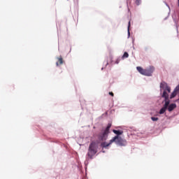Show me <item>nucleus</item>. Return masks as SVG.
I'll use <instances>...</instances> for the list:
<instances>
[{
  "label": "nucleus",
  "instance_id": "1",
  "mask_svg": "<svg viewBox=\"0 0 179 179\" xmlns=\"http://www.w3.org/2000/svg\"><path fill=\"white\" fill-rule=\"evenodd\" d=\"M99 149V141H92L89 145L88 151L87 153V157L88 159H93L94 156H96V154Z\"/></svg>",
  "mask_w": 179,
  "mask_h": 179
},
{
  "label": "nucleus",
  "instance_id": "2",
  "mask_svg": "<svg viewBox=\"0 0 179 179\" xmlns=\"http://www.w3.org/2000/svg\"><path fill=\"white\" fill-rule=\"evenodd\" d=\"M161 90H164L162 97L165 100H169V93L171 92V87L167 85V83L163 81L160 83Z\"/></svg>",
  "mask_w": 179,
  "mask_h": 179
},
{
  "label": "nucleus",
  "instance_id": "3",
  "mask_svg": "<svg viewBox=\"0 0 179 179\" xmlns=\"http://www.w3.org/2000/svg\"><path fill=\"white\" fill-rule=\"evenodd\" d=\"M136 69L139 73L143 75L144 76H152V73L155 72V67L150 66L148 69H144L141 66H137Z\"/></svg>",
  "mask_w": 179,
  "mask_h": 179
},
{
  "label": "nucleus",
  "instance_id": "4",
  "mask_svg": "<svg viewBox=\"0 0 179 179\" xmlns=\"http://www.w3.org/2000/svg\"><path fill=\"white\" fill-rule=\"evenodd\" d=\"M110 128H111V123H108L106 128L99 134L98 138L100 141L107 140L108 134H110Z\"/></svg>",
  "mask_w": 179,
  "mask_h": 179
},
{
  "label": "nucleus",
  "instance_id": "5",
  "mask_svg": "<svg viewBox=\"0 0 179 179\" xmlns=\"http://www.w3.org/2000/svg\"><path fill=\"white\" fill-rule=\"evenodd\" d=\"M115 143L119 146H125L127 145V141L122 139V138L115 136L110 140V143Z\"/></svg>",
  "mask_w": 179,
  "mask_h": 179
},
{
  "label": "nucleus",
  "instance_id": "6",
  "mask_svg": "<svg viewBox=\"0 0 179 179\" xmlns=\"http://www.w3.org/2000/svg\"><path fill=\"white\" fill-rule=\"evenodd\" d=\"M165 103L162 108L159 110V114H164L166 113V110H167V108L169 107V105L170 104V99H164Z\"/></svg>",
  "mask_w": 179,
  "mask_h": 179
},
{
  "label": "nucleus",
  "instance_id": "7",
  "mask_svg": "<svg viewBox=\"0 0 179 179\" xmlns=\"http://www.w3.org/2000/svg\"><path fill=\"white\" fill-rule=\"evenodd\" d=\"M57 62H56L57 66H59V65H62L64 64V59L62 58V56H59L57 57Z\"/></svg>",
  "mask_w": 179,
  "mask_h": 179
},
{
  "label": "nucleus",
  "instance_id": "8",
  "mask_svg": "<svg viewBox=\"0 0 179 179\" xmlns=\"http://www.w3.org/2000/svg\"><path fill=\"white\" fill-rule=\"evenodd\" d=\"M175 108H177V105L176 103H171L167 107V110L169 112L173 111Z\"/></svg>",
  "mask_w": 179,
  "mask_h": 179
},
{
  "label": "nucleus",
  "instance_id": "9",
  "mask_svg": "<svg viewBox=\"0 0 179 179\" xmlns=\"http://www.w3.org/2000/svg\"><path fill=\"white\" fill-rule=\"evenodd\" d=\"M111 143H111V140H110L109 143H106V142L101 143V148H108V146H110Z\"/></svg>",
  "mask_w": 179,
  "mask_h": 179
},
{
  "label": "nucleus",
  "instance_id": "10",
  "mask_svg": "<svg viewBox=\"0 0 179 179\" xmlns=\"http://www.w3.org/2000/svg\"><path fill=\"white\" fill-rule=\"evenodd\" d=\"M113 134H115V135H122V134H123L122 131L115 130V129H113Z\"/></svg>",
  "mask_w": 179,
  "mask_h": 179
},
{
  "label": "nucleus",
  "instance_id": "11",
  "mask_svg": "<svg viewBox=\"0 0 179 179\" xmlns=\"http://www.w3.org/2000/svg\"><path fill=\"white\" fill-rule=\"evenodd\" d=\"M176 96H177V92H176L175 91H173L172 93H171V96H170V97H169V99H174V97H176Z\"/></svg>",
  "mask_w": 179,
  "mask_h": 179
},
{
  "label": "nucleus",
  "instance_id": "12",
  "mask_svg": "<svg viewBox=\"0 0 179 179\" xmlns=\"http://www.w3.org/2000/svg\"><path fill=\"white\" fill-rule=\"evenodd\" d=\"M128 57H129V55L128 52H125L122 56V59H124V58H128Z\"/></svg>",
  "mask_w": 179,
  "mask_h": 179
},
{
  "label": "nucleus",
  "instance_id": "13",
  "mask_svg": "<svg viewBox=\"0 0 179 179\" xmlns=\"http://www.w3.org/2000/svg\"><path fill=\"white\" fill-rule=\"evenodd\" d=\"M129 27H131V21L129 22L128 24V36L131 35V33L129 32Z\"/></svg>",
  "mask_w": 179,
  "mask_h": 179
},
{
  "label": "nucleus",
  "instance_id": "14",
  "mask_svg": "<svg viewBox=\"0 0 179 179\" xmlns=\"http://www.w3.org/2000/svg\"><path fill=\"white\" fill-rule=\"evenodd\" d=\"M151 120H152V121H159V117H152Z\"/></svg>",
  "mask_w": 179,
  "mask_h": 179
},
{
  "label": "nucleus",
  "instance_id": "15",
  "mask_svg": "<svg viewBox=\"0 0 179 179\" xmlns=\"http://www.w3.org/2000/svg\"><path fill=\"white\" fill-rule=\"evenodd\" d=\"M141 0H136V5H141Z\"/></svg>",
  "mask_w": 179,
  "mask_h": 179
},
{
  "label": "nucleus",
  "instance_id": "16",
  "mask_svg": "<svg viewBox=\"0 0 179 179\" xmlns=\"http://www.w3.org/2000/svg\"><path fill=\"white\" fill-rule=\"evenodd\" d=\"M109 94H110V96H112V97H114V93H113V92H109Z\"/></svg>",
  "mask_w": 179,
  "mask_h": 179
},
{
  "label": "nucleus",
  "instance_id": "17",
  "mask_svg": "<svg viewBox=\"0 0 179 179\" xmlns=\"http://www.w3.org/2000/svg\"><path fill=\"white\" fill-rule=\"evenodd\" d=\"M178 6H179V0H178Z\"/></svg>",
  "mask_w": 179,
  "mask_h": 179
}]
</instances>
